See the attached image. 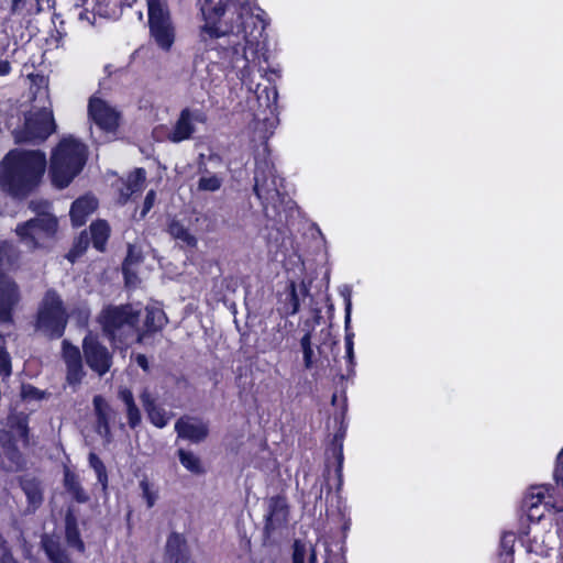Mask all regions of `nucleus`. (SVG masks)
Masks as SVG:
<instances>
[{"label":"nucleus","mask_w":563,"mask_h":563,"mask_svg":"<svg viewBox=\"0 0 563 563\" xmlns=\"http://www.w3.org/2000/svg\"><path fill=\"white\" fill-rule=\"evenodd\" d=\"M140 488L142 490V497L145 499L148 508H152L157 500V492L153 488V485L146 479L140 482Z\"/></svg>","instance_id":"58836bf2"},{"label":"nucleus","mask_w":563,"mask_h":563,"mask_svg":"<svg viewBox=\"0 0 563 563\" xmlns=\"http://www.w3.org/2000/svg\"><path fill=\"white\" fill-rule=\"evenodd\" d=\"M119 399L124 404L129 426L134 429L142 420L141 411L137 408L133 393L126 387H120L118 391Z\"/></svg>","instance_id":"aec40b11"},{"label":"nucleus","mask_w":563,"mask_h":563,"mask_svg":"<svg viewBox=\"0 0 563 563\" xmlns=\"http://www.w3.org/2000/svg\"><path fill=\"white\" fill-rule=\"evenodd\" d=\"M146 173L143 168H136L131 173L125 181L122 183L120 188L121 202L128 201L134 194L140 192L145 184Z\"/></svg>","instance_id":"6ab92c4d"},{"label":"nucleus","mask_w":563,"mask_h":563,"mask_svg":"<svg viewBox=\"0 0 563 563\" xmlns=\"http://www.w3.org/2000/svg\"><path fill=\"white\" fill-rule=\"evenodd\" d=\"M146 317L144 321L145 333H152L162 330L167 323V317L163 309L152 305L146 307Z\"/></svg>","instance_id":"b1692460"},{"label":"nucleus","mask_w":563,"mask_h":563,"mask_svg":"<svg viewBox=\"0 0 563 563\" xmlns=\"http://www.w3.org/2000/svg\"><path fill=\"white\" fill-rule=\"evenodd\" d=\"M317 563L314 547L309 542L296 540L294 543L292 563Z\"/></svg>","instance_id":"393cba45"},{"label":"nucleus","mask_w":563,"mask_h":563,"mask_svg":"<svg viewBox=\"0 0 563 563\" xmlns=\"http://www.w3.org/2000/svg\"><path fill=\"white\" fill-rule=\"evenodd\" d=\"M289 294H288V302L286 303V313L294 316L298 312L300 303L296 289V284L291 282L289 284Z\"/></svg>","instance_id":"ea45409f"},{"label":"nucleus","mask_w":563,"mask_h":563,"mask_svg":"<svg viewBox=\"0 0 563 563\" xmlns=\"http://www.w3.org/2000/svg\"><path fill=\"white\" fill-rule=\"evenodd\" d=\"M88 117L104 134L114 137L121 122L120 111L100 97L92 96L88 102Z\"/></svg>","instance_id":"9b49d317"},{"label":"nucleus","mask_w":563,"mask_h":563,"mask_svg":"<svg viewBox=\"0 0 563 563\" xmlns=\"http://www.w3.org/2000/svg\"><path fill=\"white\" fill-rule=\"evenodd\" d=\"M169 563H194V562L190 560L189 554H188L186 556L178 558V559H175L173 561H169Z\"/></svg>","instance_id":"3c124183"},{"label":"nucleus","mask_w":563,"mask_h":563,"mask_svg":"<svg viewBox=\"0 0 563 563\" xmlns=\"http://www.w3.org/2000/svg\"><path fill=\"white\" fill-rule=\"evenodd\" d=\"M141 258H142L141 251L135 245H130L128 256L123 264V273H124V277L126 278L128 283H131L130 266L137 264L141 261Z\"/></svg>","instance_id":"72a5a7b5"},{"label":"nucleus","mask_w":563,"mask_h":563,"mask_svg":"<svg viewBox=\"0 0 563 563\" xmlns=\"http://www.w3.org/2000/svg\"><path fill=\"white\" fill-rule=\"evenodd\" d=\"M188 554L186 538L177 532L170 533L166 541V560L169 562Z\"/></svg>","instance_id":"5701e85b"},{"label":"nucleus","mask_w":563,"mask_h":563,"mask_svg":"<svg viewBox=\"0 0 563 563\" xmlns=\"http://www.w3.org/2000/svg\"><path fill=\"white\" fill-rule=\"evenodd\" d=\"M554 479L558 485H561L562 492L558 490L555 494H550L549 487L544 485L532 486L528 490L525 497V506L529 518L539 520L543 517L540 506L547 510L563 511V450L558 455Z\"/></svg>","instance_id":"39448f33"},{"label":"nucleus","mask_w":563,"mask_h":563,"mask_svg":"<svg viewBox=\"0 0 563 563\" xmlns=\"http://www.w3.org/2000/svg\"><path fill=\"white\" fill-rule=\"evenodd\" d=\"M21 396L27 400H40L45 398L46 393L35 388L32 385H23L21 389Z\"/></svg>","instance_id":"79ce46f5"},{"label":"nucleus","mask_w":563,"mask_h":563,"mask_svg":"<svg viewBox=\"0 0 563 563\" xmlns=\"http://www.w3.org/2000/svg\"><path fill=\"white\" fill-rule=\"evenodd\" d=\"M178 456L181 465L189 472L195 474H200L203 472L201 462L197 455L194 453L179 449Z\"/></svg>","instance_id":"2f4dec72"},{"label":"nucleus","mask_w":563,"mask_h":563,"mask_svg":"<svg viewBox=\"0 0 563 563\" xmlns=\"http://www.w3.org/2000/svg\"><path fill=\"white\" fill-rule=\"evenodd\" d=\"M20 2H21V0H13V2H12L13 10H15L18 8Z\"/></svg>","instance_id":"6e6d98bb"},{"label":"nucleus","mask_w":563,"mask_h":563,"mask_svg":"<svg viewBox=\"0 0 563 563\" xmlns=\"http://www.w3.org/2000/svg\"><path fill=\"white\" fill-rule=\"evenodd\" d=\"M11 374V362L8 353L0 346V376L8 377Z\"/></svg>","instance_id":"37998d69"},{"label":"nucleus","mask_w":563,"mask_h":563,"mask_svg":"<svg viewBox=\"0 0 563 563\" xmlns=\"http://www.w3.org/2000/svg\"><path fill=\"white\" fill-rule=\"evenodd\" d=\"M93 408L98 418V429L101 432L103 430L106 433L109 432V418L111 408L106 401V399L98 395L93 398Z\"/></svg>","instance_id":"bb28decb"},{"label":"nucleus","mask_w":563,"mask_h":563,"mask_svg":"<svg viewBox=\"0 0 563 563\" xmlns=\"http://www.w3.org/2000/svg\"><path fill=\"white\" fill-rule=\"evenodd\" d=\"M136 363L140 367H142L144 371L148 369V362L145 355L139 354L136 356Z\"/></svg>","instance_id":"09e8293b"},{"label":"nucleus","mask_w":563,"mask_h":563,"mask_svg":"<svg viewBox=\"0 0 563 563\" xmlns=\"http://www.w3.org/2000/svg\"><path fill=\"white\" fill-rule=\"evenodd\" d=\"M67 323V313L60 297L48 290L38 308L36 328L45 335L59 338L63 335Z\"/></svg>","instance_id":"0eeeda50"},{"label":"nucleus","mask_w":563,"mask_h":563,"mask_svg":"<svg viewBox=\"0 0 563 563\" xmlns=\"http://www.w3.org/2000/svg\"><path fill=\"white\" fill-rule=\"evenodd\" d=\"M78 19L80 21H87L88 24L92 25L95 23L96 13L89 12L87 9H85L78 13Z\"/></svg>","instance_id":"a18cd8bd"},{"label":"nucleus","mask_w":563,"mask_h":563,"mask_svg":"<svg viewBox=\"0 0 563 563\" xmlns=\"http://www.w3.org/2000/svg\"><path fill=\"white\" fill-rule=\"evenodd\" d=\"M87 161V147L73 136L63 137L51 156L49 174L58 188L67 187L81 172Z\"/></svg>","instance_id":"7ed1b4c3"},{"label":"nucleus","mask_w":563,"mask_h":563,"mask_svg":"<svg viewBox=\"0 0 563 563\" xmlns=\"http://www.w3.org/2000/svg\"><path fill=\"white\" fill-rule=\"evenodd\" d=\"M222 185V179L216 175L201 176L198 181V189L202 191H217Z\"/></svg>","instance_id":"e433bc0d"},{"label":"nucleus","mask_w":563,"mask_h":563,"mask_svg":"<svg viewBox=\"0 0 563 563\" xmlns=\"http://www.w3.org/2000/svg\"><path fill=\"white\" fill-rule=\"evenodd\" d=\"M119 399L124 404L129 426L134 429L142 420L141 411L137 408L133 393L126 387H120L118 391Z\"/></svg>","instance_id":"412c9836"},{"label":"nucleus","mask_w":563,"mask_h":563,"mask_svg":"<svg viewBox=\"0 0 563 563\" xmlns=\"http://www.w3.org/2000/svg\"><path fill=\"white\" fill-rule=\"evenodd\" d=\"M57 230V220L49 213H43L16 227L20 241L29 249L44 247Z\"/></svg>","instance_id":"1a4fd4ad"},{"label":"nucleus","mask_w":563,"mask_h":563,"mask_svg":"<svg viewBox=\"0 0 563 563\" xmlns=\"http://www.w3.org/2000/svg\"><path fill=\"white\" fill-rule=\"evenodd\" d=\"M205 122L206 115L200 110L184 109L168 133L167 139L173 143L189 140L196 132V124Z\"/></svg>","instance_id":"4468645a"},{"label":"nucleus","mask_w":563,"mask_h":563,"mask_svg":"<svg viewBox=\"0 0 563 563\" xmlns=\"http://www.w3.org/2000/svg\"><path fill=\"white\" fill-rule=\"evenodd\" d=\"M136 0H97V14L111 16L115 9L122 5L131 7Z\"/></svg>","instance_id":"7c9ffc66"},{"label":"nucleus","mask_w":563,"mask_h":563,"mask_svg":"<svg viewBox=\"0 0 563 563\" xmlns=\"http://www.w3.org/2000/svg\"><path fill=\"white\" fill-rule=\"evenodd\" d=\"M175 431L179 438L199 443L208 437L209 427L200 419L183 417L176 421Z\"/></svg>","instance_id":"2eb2a0df"},{"label":"nucleus","mask_w":563,"mask_h":563,"mask_svg":"<svg viewBox=\"0 0 563 563\" xmlns=\"http://www.w3.org/2000/svg\"><path fill=\"white\" fill-rule=\"evenodd\" d=\"M140 400L150 421L155 427L162 429L168 424L173 415L156 404L155 397L147 388H144L140 394Z\"/></svg>","instance_id":"dca6fc26"},{"label":"nucleus","mask_w":563,"mask_h":563,"mask_svg":"<svg viewBox=\"0 0 563 563\" xmlns=\"http://www.w3.org/2000/svg\"><path fill=\"white\" fill-rule=\"evenodd\" d=\"M89 464L95 470L98 481L102 484L103 488H106L108 483V476L106 466L103 465L102 461L95 453H90Z\"/></svg>","instance_id":"c9c22d12"},{"label":"nucleus","mask_w":563,"mask_h":563,"mask_svg":"<svg viewBox=\"0 0 563 563\" xmlns=\"http://www.w3.org/2000/svg\"><path fill=\"white\" fill-rule=\"evenodd\" d=\"M66 539L70 547L76 548L82 552L85 549L84 542L79 538V532L76 527L75 519L69 515L66 518Z\"/></svg>","instance_id":"473e14b6"},{"label":"nucleus","mask_w":563,"mask_h":563,"mask_svg":"<svg viewBox=\"0 0 563 563\" xmlns=\"http://www.w3.org/2000/svg\"><path fill=\"white\" fill-rule=\"evenodd\" d=\"M21 487L27 499V510L35 511L43 501V493L40 483L34 478H23Z\"/></svg>","instance_id":"4be33fe9"},{"label":"nucleus","mask_w":563,"mask_h":563,"mask_svg":"<svg viewBox=\"0 0 563 563\" xmlns=\"http://www.w3.org/2000/svg\"><path fill=\"white\" fill-rule=\"evenodd\" d=\"M300 346L303 354V363L306 368H311L313 364V350L311 344V333L307 332L300 340Z\"/></svg>","instance_id":"f704fd0d"},{"label":"nucleus","mask_w":563,"mask_h":563,"mask_svg":"<svg viewBox=\"0 0 563 563\" xmlns=\"http://www.w3.org/2000/svg\"><path fill=\"white\" fill-rule=\"evenodd\" d=\"M90 230L95 247L102 251L109 236V225L104 221H97L90 225Z\"/></svg>","instance_id":"c756f323"},{"label":"nucleus","mask_w":563,"mask_h":563,"mask_svg":"<svg viewBox=\"0 0 563 563\" xmlns=\"http://www.w3.org/2000/svg\"><path fill=\"white\" fill-rule=\"evenodd\" d=\"M82 350L87 365L98 375L102 376L110 369L112 356L91 332L85 336Z\"/></svg>","instance_id":"ddd939ff"},{"label":"nucleus","mask_w":563,"mask_h":563,"mask_svg":"<svg viewBox=\"0 0 563 563\" xmlns=\"http://www.w3.org/2000/svg\"><path fill=\"white\" fill-rule=\"evenodd\" d=\"M46 168L41 151L12 150L0 167V187L13 196H23L37 185Z\"/></svg>","instance_id":"f03ea898"},{"label":"nucleus","mask_w":563,"mask_h":563,"mask_svg":"<svg viewBox=\"0 0 563 563\" xmlns=\"http://www.w3.org/2000/svg\"><path fill=\"white\" fill-rule=\"evenodd\" d=\"M139 317L140 310L134 309L131 305L108 307L100 313L99 322L103 331L113 339L132 333L137 342H142L144 333L136 328Z\"/></svg>","instance_id":"423d86ee"},{"label":"nucleus","mask_w":563,"mask_h":563,"mask_svg":"<svg viewBox=\"0 0 563 563\" xmlns=\"http://www.w3.org/2000/svg\"><path fill=\"white\" fill-rule=\"evenodd\" d=\"M130 277H131V283H128V280L125 279L126 285L135 286L137 284V277H136L135 273L132 271V266H130Z\"/></svg>","instance_id":"8fccbe9b"},{"label":"nucleus","mask_w":563,"mask_h":563,"mask_svg":"<svg viewBox=\"0 0 563 563\" xmlns=\"http://www.w3.org/2000/svg\"><path fill=\"white\" fill-rule=\"evenodd\" d=\"M151 36L163 51H169L175 42V27L166 0H147Z\"/></svg>","instance_id":"6e6552de"},{"label":"nucleus","mask_w":563,"mask_h":563,"mask_svg":"<svg viewBox=\"0 0 563 563\" xmlns=\"http://www.w3.org/2000/svg\"><path fill=\"white\" fill-rule=\"evenodd\" d=\"M168 232L175 240H178L186 246L194 247L197 244V239L178 221L170 222Z\"/></svg>","instance_id":"cd10ccee"},{"label":"nucleus","mask_w":563,"mask_h":563,"mask_svg":"<svg viewBox=\"0 0 563 563\" xmlns=\"http://www.w3.org/2000/svg\"><path fill=\"white\" fill-rule=\"evenodd\" d=\"M254 191L260 199L274 200L279 196L278 180L272 168H268V174L257 169L255 173Z\"/></svg>","instance_id":"f3484780"},{"label":"nucleus","mask_w":563,"mask_h":563,"mask_svg":"<svg viewBox=\"0 0 563 563\" xmlns=\"http://www.w3.org/2000/svg\"><path fill=\"white\" fill-rule=\"evenodd\" d=\"M86 1L87 0H76L75 5L76 7L85 5Z\"/></svg>","instance_id":"5fc2aeb1"},{"label":"nucleus","mask_w":563,"mask_h":563,"mask_svg":"<svg viewBox=\"0 0 563 563\" xmlns=\"http://www.w3.org/2000/svg\"><path fill=\"white\" fill-rule=\"evenodd\" d=\"M64 485L69 494L73 495L74 499L78 503H87L89 496L81 487L78 476L70 472L68 468L65 470Z\"/></svg>","instance_id":"a878e982"},{"label":"nucleus","mask_w":563,"mask_h":563,"mask_svg":"<svg viewBox=\"0 0 563 563\" xmlns=\"http://www.w3.org/2000/svg\"><path fill=\"white\" fill-rule=\"evenodd\" d=\"M8 245L0 246V269L9 264L4 258L8 252ZM20 301V291L18 285L10 277L0 275V321L10 322L12 312Z\"/></svg>","instance_id":"f8f14e48"},{"label":"nucleus","mask_w":563,"mask_h":563,"mask_svg":"<svg viewBox=\"0 0 563 563\" xmlns=\"http://www.w3.org/2000/svg\"><path fill=\"white\" fill-rule=\"evenodd\" d=\"M350 319V303L346 307V321Z\"/></svg>","instance_id":"4d7b16f0"},{"label":"nucleus","mask_w":563,"mask_h":563,"mask_svg":"<svg viewBox=\"0 0 563 563\" xmlns=\"http://www.w3.org/2000/svg\"><path fill=\"white\" fill-rule=\"evenodd\" d=\"M63 356L66 365H74L81 363V355L78 347L63 341Z\"/></svg>","instance_id":"4c0bfd02"},{"label":"nucleus","mask_w":563,"mask_h":563,"mask_svg":"<svg viewBox=\"0 0 563 563\" xmlns=\"http://www.w3.org/2000/svg\"><path fill=\"white\" fill-rule=\"evenodd\" d=\"M7 428L0 431V443L3 455H0V468L9 472L18 471L22 465V455L15 442L29 443V422L23 413H12L8 417Z\"/></svg>","instance_id":"20e7f679"},{"label":"nucleus","mask_w":563,"mask_h":563,"mask_svg":"<svg viewBox=\"0 0 563 563\" xmlns=\"http://www.w3.org/2000/svg\"><path fill=\"white\" fill-rule=\"evenodd\" d=\"M88 317H89V312H88V310H87V309H84V310H81V311H80V313H79V318H80V321H81L82 323H86V322H87Z\"/></svg>","instance_id":"603ef678"},{"label":"nucleus","mask_w":563,"mask_h":563,"mask_svg":"<svg viewBox=\"0 0 563 563\" xmlns=\"http://www.w3.org/2000/svg\"><path fill=\"white\" fill-rule=\"evenodd\" d=\"M55 128L52 109L43 107L31 111L25 117L24 126L15 132V140L16 142H43L55 131Z\"/></svg>","instance_id":"9d476101"},{"label":"nucleus","mask_w":563,"mask_h":563,"mask_svg":"<svg viewBox=\"0 0 563 563\" xmlns=\"http://www.w3.org/2000/svg\"><path fill=\"white\" fill-rule=\"evenodd\" d=\"M203 25L199 38L207 49L217 51L223 63L245 82L258 58V37L265 12L255 0H198Z\"/></svg>","instance_id":"f257e3e1"},{"label":"nucleus","mask_w":563,"mask_h":563,"mask_svg":"<svg viewBox=\"0 0 563 563\" xmlns=\"http://www.w3.org/2000/svg\"><path fill=\"white\" fill-rule=\"evenodd\" d=\"M43 548L48 559L53 563H70L64 551L60 549L59 543L52 538L45 537L42 540Z\"/></svg>","instance_id":"c85d7f7f"},{"label":"nucleus","mask_w":563,"mask_h":563,"mask_svg":"<svg viewBox=\"0 0 563 563\" xmlns=\"http://www.w3.org/2000/svg\"><path fill=\"white\" fill-rule=\"evenodd\" d=\"M155 197H156V195H155L154 190H150L147 192L145 200H144V208L142 211V216H145L150 211V209L153 207Z\"/></svg>","instance_id":"c03bdc74"},{"label":"nucleus","mask_w":563,"mask_h":563,"mask_svg":"<svg viewBox=\"0 0 563 563\" xmlns=\"http://www.w3.org/2000/svg\"><path fill=\"white\" fill-rule=\"evenodd\" d=\"M11 71V65L8 60L0 59V76H5Z\"/></svg>","instance_id":"de8ad7c7"},{"label":"nucleus","mask_w":563,"mask_h":563,"mask_svg":"<svg viewBox=\"0 0 563 563\" xmlns=\"http://www.w3.org/2000/svg\"><path fill=\"white\" fill-rule=\"evenodd\" d=\"M346 353L350 357L353 354V343L350 339H346Z\"/></svg>","instance_id":"864d4df0"},{"label":"nucleus","mask_w":563,"mask_h":563,"mask_svg":"<svg viewBox=\"0 0 563 563\" xmlns=\"http://www.w3.org/2000/svg\"><path fill=\"white\" fill-rule=\"evenodd\" d=\"M67 366V383L69 385H78L84 377L82 363L66 365Z\"/></svg>","instance_id":"a19ab883"},{"label":"nucleus","mask_w":563,"mask_h":563,"mask_svg":"<svg viewBox=\"0 0 563 563\" xmlns=\"http://www.w3.org/2000/svg\"><path fill=\"white\" fill-rule=\"evenodd\" d=\"M264 92L266 93L267 99L269 100V99H271V97H272V102H273V104H276V102H277V98H278V91H277V89H276L275 87L266 88V89L264 90Z\"/></svg>","instance_id":"49530a36"},{"label":"nucleus","mask_w":563,"mask_h":563,"mask_svg":"<svg viewBox=\"0 0 563 563\" xmlns=\"http://www.w3.org/2000/svg\"><path fill=\"white\" fill-rule=\"evenodd\" d=\"M97 200L91 196H85L77 199L70 209L71 222L75 227H81L87 218L97 209Z\"/></svg>","instance_id":"a211bd4d"}]
</instances>
